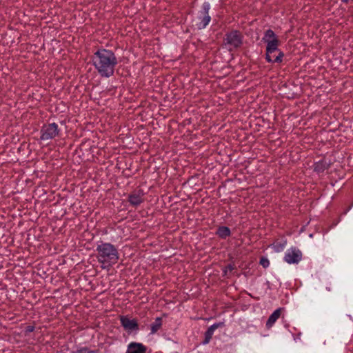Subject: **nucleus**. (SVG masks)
Instances as JSON below:
<instances>
[{
  "mask_svg": "<svg viewBox=\"0 0 353 353\" xmlns=\"http://www.w3.org/2000/svg\"><path fill=\"white\" fill-rule=\"evenodd\" d=\"M92 62L101 77L108 78L114 74L118 64L117 58L110 50L100 48L92 55Z\"/></svg>",
  "mask_w": 353,
  "mask_h": 353,
  "instance_id": "nucleus-1",
  "label": "nucleus"
},
{
  "mask_svg": "<svg viewBox=\"0 0 353 353\" xmlns=\"http://www.w3.org/2000/svg\"><path fill=\"white\" fill-rule=\"evenodd\" d=\"M96 250L97 260L99 263L114 265L119 259V254L116 247L110 243L99 242Z\"/></svg>",
  "mask_w": 353,
  "mask_h": 353,
  "instance_id": "nucleus-2",
  "label": "nucleus"
},
{
  "mask_svg": "<svg viewBox=\"0 0 353 353\" xmlns=\"http://www.w3.org/2000/svg\"><path fill=\"white\" fill-rule=\"evenodd\" d=\"M279 41H270L267 43L265 60L271 63H280L283 61L284 53L279 49Z\"/></svg>",
  "mask_w": 353,
  "mask_h": 353,
  "instance_id": "nucleus-3",
  "label": "nucleus"
},
{
  "mask_svg": "<svg viewBox=\"0 0 353 353\" xmlns=\"http://www.w3.org/2000/svg\"><path fill=\"white\" fill-rule=\"evenodd\" d=\"M243 35L237 30L227 32L223 38V46L230 52L239 48L243 44Z\"/></svg>",
  "mask_w": 353,
  "mask_h": 353,
  "instance_id": "nucleus-4",
  "label": "nucleus"
},
{
  "mask_svg": "<svg viewBox=\"0 0 353 353\" xmlns=\"http://www.w3.org/2000/svg\"><path fill=\"white\" fill-rule=\"evenodd\" d=\"M210 8V3L208 1H205L202 4L201 10L199 11L196 18V26L198 30L205 28L210 23L211 21V17L209 14Z\"/></svg>",
  "mask_w": 353,
  "mask_h": 353,
  "instance_id": "nucleus-5",
  "label": "nucleus"
},
{
  "mask_svg": "<svg viewBox=\"0 0 353 353\" xmlns=\"http://www.w3.org/2000/svg\"><path fill=\"white\" fill-rule=\"evenodd\" d=\"M59 128L56 123L44 124L40 130V139L41 141H48L56 137L59 133Z\"/></svg>",
  "mask_w": 353,
  "mask_h": 353,
  "instance_id": "nucleus-6",
  "label": "nucleus"
},
{
  "mask_svg": "<svg viewBox=\"0 0 353 353\" xmlns=\"http://www.w3.org/2000/svg\"><path fill=\"white\" fill-rule=\"evenodd\" d=\"M302 258V252L296 247H292L285 252L283 260L288 264H298Z\"/></svg>",
  "mask_w": 353,
  "mask_h": 353,
  "instance_id": "nucleus-7",
  "label": "nucleus"
},
{
  "mask_svg": "<svg viewBox=\"0 0 353 353\" xmlns=\"http://www.w3.org/2000/svg\"><path fill=\"white\" fill-rule=\"evenodd\" d=\"M119 320L121 326L128 332L139 330V325L135 319H130L128 316H120Z\"/></svg>",
  "mask_w": 353,
  "mask_h": 353,
  "instance_id": "nucleus-8",
  "label": "nucleus"
},
{
  "mask_svg": "<svg viewBox=\"0 0 353 353\" xmlns=\"http://www.w3.org/2000/svg\"><path fill=\"white\" fill-rule=\"evenodd\" d=\"M128 199L131 205L137 207L144 201V192L142 190L134 191L128 195Z\"/></svg>",
  "mask_w": 353,
  "mask_h": 353,
  "instance_id": "nucleus-9",
  "label": "nucleus"
},
{
  "mask_svg": "<svg viewBox=\"0 0 353 353\" xmlns=\"http://www.w3.org/2000/svg\"><path fill=\"white\" fill-rule=\"evenodd\" d=\"M147 347L141 343L131 342L128 345L125 353H146Z\"/></svg>",
  "mask_w": 353,
  "mask_h": 353,
  "instance_id": "nucleus-10",
  "label": "nucleus"
},
{
  "mask_svg": "<svg viewBox=\"0 0 353 353\" xmlns=\"http://www.w3.org/2000/svg\"><path fill=\"white\" fill-rule=\"evenodd\" d=\"M223 326H224L223 322L216 323L210 325L205 332V339L203 341V344L205 345L209 343L212 337V335L214 334V331L217 328L221 327Z\"/></svg>",
  "mask_w": 353,
  "mask_h": 353,
  "instance_id": "nucleus-11",
  "label": "nucleus"
},
{
  "mask_svg": "<svg viewBox=\"0 0 353 353\" xmlns=\"http://www.w3.org/2000/svg\"><path fill=\"white\" fill-rule=\"evenodd\" d=\"M282 308L279 307L274 310L273 313L269 316L267 322H266V327L267 328H270L273 326L274 323L278 320V319L281 316Z\"/></svg>",
  "mask_w": 353,
  "mask_h": 353,
  "instance_id": "nucleus-12",
  "label": "nucleus"
},
{
  "mask_svg": "<svg viewBox=\"0 0 353 353\" xmlns=\"http://www.w3.org/2000/svg\"><path fill=\"white\" fill-rule=\"evenodd\" d=\"M330 164L325 160H320L314 164V171L318 174L323 173L329 168Z\"/></svg>",
  "mask_w": 353,
  "mask_h": 353,
  "instance_id": "nucleus-13",
  "label": "nucleus"
},
{
  "mask_svg": "<svg viewBox=\"0 0 353 353\" xmlns=\"http://www.w3.org/2000/svg\"><path fill=\"white\" fill-rule=\"evenodd\" d=\"M216 234L222 239H225L231 235V230L227 226H220L216 232Z\"/></svg>",
  "mask_w": 353,
  "mask_h": 353,
  "instance_id": "nucleus-14",
  "label": "nucleus"
},
{
  "mask_svg": "<svg viewBox=\"0 0 353 353\" xmlns=\"http://www.w3.org/2000/svg\"><path fill=\"white\" fill-rule=\"evenodd\" d=\"M287 243V239L285 238H282L281 240L276 241L272 244V248L276 252H281L286 247Z\"/></svg>",
  "mask_w": 353,
  "mask_h": 353,
  "instance_id": "nucleus-15",
  "label": "nucleus"
},
{
  "mask_svg": "<svg viewBox=\"0 0 353 353\" xmlns=\"http://www.w3.org/2000/svg\"><path fill=\"white\" fill-rule=\"evenodd\" d=\"M262 39L265 43H268L270 41L279 40L274 32L271 29H268L265 32Z\"/></svg>",
  "mask_w": 353,
  "mask_h": 353,
  "instance_id": "nucleus-16",
  "label": "nucleus"
},
{
  "mask_svg": "<svg viewBox=\"0 0 353 353\" xmlns=\"http://www.w3.org/2000/svg\"><path fill=\"white\" fill-rule=\"evenodd\" d=\"M162 326V319L161 317H157L154 322L150 325V334H154L157 333Z\"/></svg>",
  "mask_w": 353,
  "mask_h": 353,
  "instance_id": "nucleus-17",
  "label": "nucleus"
},
{
  "mask_svg": "<svg viewBox=\"0 0 353 353\" xmlns=\"http://www.w3.org/2000/svg\"><path fill=\"white\" fill-rule=\"evenodd\" d=\"M259 263L261 266H263L264 268H267L270 265V261L266 257H261L260 259Z\"/></svg>",
  "mask_w": 353,
  "mask_h": 353,
  "instance_id": "nucleus-18",
  "label": "nucleus"
},
{
  "mask_svg": "<svg viewBox=\"0 0 353 353\" xmlns=\"http://www.w3.org/2000/svg\"><path fill=\"white\" fill-rule=\"evenodd\" d=\"M234 270V265L232 264H228L223 270L224 274H227L228 271H232Z\"/></svg>",
  "mask_w": 353,
  "mask_h": 353,
  "instance_id": "nucleus-19",
  "label": "nucleus"
},
{
  "mask_svg": "<svg viewBox=\"0 0 353 353\" xmlns=\"http://www.w3.org/2000/svg\"><path fill=\"white\" fill-rule=\"evenodd\" d=\"M34 330V326H32V325H28L26 327V332H32Z\"/></svg>",
  "mask_w": 353,
  "mask_h": 353,
  "instance_id": "nucleus-20",
  "label": "nucleus"
},
{
  "mask_svg": "<svg viewBox=\"0 0 353 353\" xmlns=\"http://www.w3.org/2000/svg\"><path fill=\"white\" fill-rule=\"evenodd\" d=\"M89 353H99V350H89Z\"/></svg>",
  "mask_w": 353,
  "mask_h": 353,
  "instance_id": "nucleus-21",
  "label": "nucleus"
},
{
  "mask_svg": "<svg viewBox=\"0 0 353 353\" xmlns=\"http://www.w3.org/2000/svg\"><path fill=\"white\" fill-rule=\"evenodd\" d=\"M276 55H277V53L272 54V59H274Z\"/></svg>",
  "mask_w": 353,
  "mask_h": 353,
  "instance_id": "nucleus-22",
  "label": "nucleus"
},
{
  "mask_svg": "<svg viewBox=\"0 0 353 353\" xmlns=\"http://www.w3.org/2000/svg\"><path fill=\"white\" fill-rule=\"evenodd\" d=\"M341 1L344 3H347L349 2V0H341Z\"/></svg>",
  "mask_w": 353,
  "mask_h": 353,
  "instance_id": "nucleus-23",
  "label": "nucleus"
},
{
  "mask_svg": "<svg viewBox=\"0 0 353 353\" xmlns=\"http://www.w3.org/2000/svg\"><path fill=\"white\" fill-rule=\"evenodd\" d=\"M352 208V206L349 207V208H347V210L345 212V214L347 213V211H349L350 210V208Z\"/></svg>",
  "mask_w": 353,
  "mask_h": 353,
  "instance_id": "nucleus-24",
  "label": "nucleus"
}]
</instances>
